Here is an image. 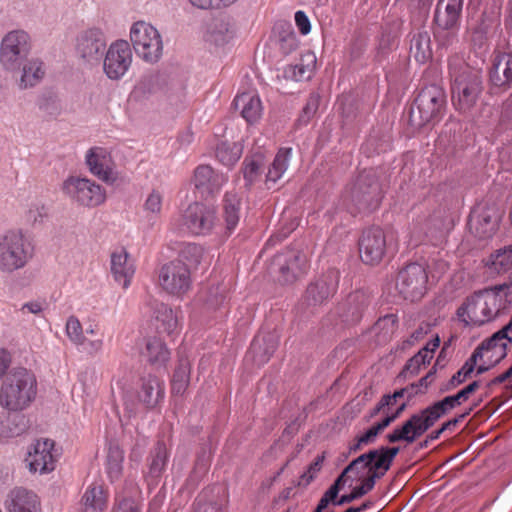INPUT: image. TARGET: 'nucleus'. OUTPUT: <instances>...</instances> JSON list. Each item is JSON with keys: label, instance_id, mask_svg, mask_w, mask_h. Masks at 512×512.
<instances>
[{"label": "nucleus", "instance_id": "nucleus-56", "mask_svg": "<svg viewBox=\"0 0 512 512\" xmlns=\"http://www.w3.org/2000/svg\"><path fill=\"white\" fill-rule=\"evenodd\" d=\"M66 333L68 338L76 345H82L85 342L83 328L79 319L75 316H70L66 323Z\"/></svg>", "mask_w": 512, "mask_h": 512}, {"label": "nucleus", "instance_id": "nucleus-45", "mask_svg": "<svg viewBox=\"0 0 512 512\" xmlns=\"http://www.w3.org/2000/svg\"><path fill=\"white\" fill-rule=\"evenodd\" d=\"M434 37L445 46L448 38V2L439 0L434 14Z\"/></svg>", "mask_w": 512, "mask_h": 512}, {"label": "nucleus", "instance_id": "nucleus-44", "mask_svg": "<svg viewBox=\"0 0 512 512\" xmlns=\"http://www.w3.org/2000/svg\"><path fill=\"white\" fill-rule=\"evenodd\" d=\"M291 153L292 148H282L276 154L266 174V185L268 189H271L286 171Z\"/></svg>", "mask_w": 512, "mask_h": 512}, {"label": "nucleus", "instance_id": "nucleus-34", "mask_svg": "<svg viewBox=\"0 0 512 512\" xmlns=\"http://www.w3.org/2000/svg\"><path fill=\"white\" fill-rule=\"evenodd\" d=\"M232 106L235 110H240L241 116L250 124L260 117L261 102L258 96L242 93L236 96Z\"/></svg>", "mask_w": 512, "mask_h": 512}, {"label": "nucleus", "instance_id": "nucleus-16", "mask_svg": "<svg viewBox=\"0 0 512 512\" xmlns=\"http://www.w3.org/2000/svg\"><path fill=\"white\" fill-rule=\"evenodd\" d=\"M159 284L167 293L182 296L191 287V272L179 261H170L159 271Z\"/></svg>", "mask_w": 512, "mask_h": 512}, {"label": "nucleus", "instance_id": "nucleus-24", "mask_svg": "<svg viewBox=\"0 0 512 512\" xmlns=\"http://www.w3.org/2000/svg\"><path fill=\"white\" fill-rule=\"evenodd\" d=\"M53 447L54 442L49 439L38 440L33 445V450L28 451V456L25 459L31 472L45 473L54 469L53 455L51 453Z\"/></svg>", "mask_w": 512, "mask_h": 512}, {"label": "nucleus", "instance_id": "nucleus-33", "mask_svg": "<svg viewBox=\"0 0 512 512\" xmlns=\"http://www.w3.org/2000/svg\"><path fill=\"white\" fill-rule=\"evenodd\" d=\"M129 255L125 249L113 252L111 255V272L115 281L121 283L124 289L130 285L134 275V266L128 261Z\"/></svg>", "mask_w": 512, "mask_h": 512}, {"label": "nucleus", "instance_id": "nucleus-9", "mask_svg": "<svg viewBox=\"0 0 512 512\" xmlns=\"http://www.w3.org/2000/svg\"><path fill=\"white\" fill-rule=\"evenodd\" d=\"M512 344L498 332L481 342L466 361V372H473L477 366V374H482L500 363L506 356L508 347Z\"/></svg>", "mask_w": 512, "mask_h": 512}, {"label": "nucleus", "instance_id": "nucleus-2", "mask_svg": "<svg viewBox=\"0 0 512 512\" xmlns=\"http://www.w3.org/2000/svg\"><path fill=\"white\" fill-rule=\"evenodd\" d=\"M37 394L35 375L23 367L13 368L4 377L0 388V405L5 410L22 411Z\"/></svg>", "mask_w": 512, "mask_h": 512}, {"label": "nucleus", "instance_id": "nucleus-19", "mask_svg": "<svg viewBox=\"0 0 512 512\" xmlns=\"http://www.w3.org/2000/svg\"><path fill=\"white\" fill-rule=\"evenodd\" d=\"M215 211L203 203L190 204L183 213V224L195 235L208 234L215 223Z\"/></svg>", "mask_w": 512, "mask_h": 512}, {"label": "nucleus", "instance_id": "nucleus-42", "mask_svg": "<svg viewBox=\"0 0 512 512\" xmlns=\"http://www.w3.org/2000/svg\"><path fill=\"white\" fill-rule=\"evenodd\" d=\"M274 33L277 35L278 43L283 54L289 55L298 48L297 35L291 23L286 21L278 22L274 27Z\"/></svg>", "mask_w": 512, "mask_h": 512}, {"label": "nucleus", "instance_id": "nucleus-3", "mask_svg": "<svg viewBox=\"0 0 512 512\" xmlns=\"http://www.w3.org/2000/svg\"><path fill=\"white\" fill-rule=\"evenodd\" d=\"M446 94L442 87L431 84L423 88L409 109V126L418 131L430 122L438 121L444 114Z\"/></svg>", "mask_w": 512, "mask_h": 512}, {"label": "nucleus", "instance_id": "nucleus-20", "mask_svg": "<svg viewBox=\"0 0 512 512\" xmlns=\"http://www.w3.org/2000/svg\"><path fill=\"white\" fill-rule=\"evenodd\" d=\"M371 303L369 293L364 290L351 292L339 306V316L348 325H355L361 321L368 311Z\"/></svg>", "mask_w": 512, "mask_h": 512}, {"label": "nucleus", "instance_id": "nucleus-61", "mask_svg": "<svg viewBox=\"0 0 512 512\" xmlns=\"http://www.w3.org/2000/svg\"><path fill=\"white\" fill-rule=\"evenodd\" d=\"M161 75L154 73L145 75L139 83V89L143 93H156L161 88Z\"/></svg>", "mask_w": 512, "mask_h": 512}, {"label": "nucleus", "instance_id": "nucleus-10", "mask_svg": "<svg viewBox=\"0 0 512 512\" xmlns=\"http://www.w3.org/2000/svg\"><path fill=\"white\" fill-rule=\"evenodd\" d=\"M130 39L135 52L144 60L157 61L162 54V40L158 30L151 24L139 21L133 24Z\"/></svg>", "mask_w": 512, "mask_h": 512}, {"label": "nucleus", "instance_id": "nucleus-21", "mask_svg": "<svg viewBox=\"0 0 512 512\" xmlns=\"http://www.w3.org/2000/svg\"><path fill=\"white\" fill-rule=\"evenodd\" d=\"M481 92V81L477 76L461 75L456 79L453 104L456 109L466 111L476 102Z\"/></svg>", "mask_w": 512, "mask_h": 512}, {"label": "nucleus", "instance_id": "nucleus-28", "mask_svg": "<svg viewBox=\"0 0 512 512\" xmlns=\"http://www.w3.org/2000/svg\"><path fill=\"white\" fill-rule=\"evenodd\" d=\"M7 508L9 512H41L38 496L22 487L10 492Z\"/></svg>", "mask_w": 512, "mask_h": 512}, {"label": "nucleus", "instance_id": "nucleus-58", "mask_svg": "<svg viewBox=\"0 0 512 512\" xmlns=\"http://www.w3.org/2000/svg\"><path fill=\"white\" fill-rule=\"evenodd\" d=\"M349 473H354L356 475V468L353 461H351L342 471L341 473L336 477L334 482L330 485V487L327 489L330 493L333 495L335 494L336 497H338L339 492L344 488L348 478Z\"/></svg>", "mask_w": 512, "mask_h": 512}, {"label": "nucleus", "instance_id": "nucleus-27", "mask_svg": "<svg viewBox=\"0 0 512 512\" xmlns=\"http://www.w3.org/2000/svg\"><path fill=\"white\" fill-rule=\"evenodd\" d=\"M164 388L162 382L153 375L140 378V390L138 391V401L147 409L155 408L163 399Z\"/></svg>", "mask_w": 512, "mask_h": 512}, {"label": "nucleus", "instance_id": "nucleus-17", "mask_svg": "<svg viewBox=\"0 0 512 512\" xmlns=\"http://www.w3.org/2000/svg\"><path fill=\"white\" fill-rule=\"evenodd\" d=\"M132 62V51L125 40H118L110 45L103 59V70L112 80L120 79Z\"/></svg>", "mask_w": 512, "mask_h": 512}, {"label": "nucleus", "instance_id": "nucleus-53", "mask_svg": "<svg viewBox=\"0 0 512 512\" xmlns=\"http://www.w3.org/2000/svg\"><path fill=\"white\" fill-rule=\"evenodd\" d=\"M406 409H407V403L406 402L401 403L393 413L387 414L379 422L373 424L370 428H368L367 431L374 437V439H376V437L384 429H386L388 426H390L391 423H393L395 420H397Z\"/></svg>", "mask_w": 512, "mask_h": 512}, {"label": "nucleus", "instance_id": "nucleus-5", "mask_svg": "<svg viewBox=\"0 0 512 512\" xmlns=\"http://www.w3.org/2000/svg\"><path fill=\"white\" fill-rule=\"evenodd\" d=\"M447 411L448 396H445L440 401L423 409L420 413L413 414L402 425L397 426L392 432L388 433L386 439L392 444L400 441L411 444L432 427Z\"/></svg>", "mask_w": 512, "mask_h": 512}, {"label": "nucleus", "instance_id": "nucleus-62", "mask_svg": "<svg viewBox=\"0 0 512 512\" xmlns=\"http://www.w3.org/2000/svg\"><path fill=\"white\" fill-rule=\"evenodd\" d=\"M193 512H223L220 505L215 501H208L206 494H200L194 502Z\"/></svg>", "mask_w": 512, "mask_h": 512}, {"label": "nucleus", "instance_id": "nucleus-35", "mask_svg": "<svg viewBox=\"0 0 512 512\" xmlns=\"http://www.w3.org/2000/svg\"><path fill=\"white\" fill-rule=\"evenodd\" d=\"M21 77L19 87L27 89L37 85L44 77L43 62L37 58L28 57L22 62L20 69Z\"/></svg>", "mask_w": 512, "mask_h": 512}, {"label": "nucleus", "instance_id": "nucleus-18", "mask_svg": "<svg viewBox=\"0 0 512 512\" xmlns=\"http://www.w3.org/2000/svg\"><path fill=\"white\" fill-rule=\"evenodd\" d=\"M105 49L106 40L100 29H88L77 37V54L84 62L90 65L101 62Z\"/></svg>", "mask_w": 512, "mask_h": 512}, {"label": "nucleus", "instance_id": "nucleus-6", "mask_svg": "<svg viewBox=\"0 0 512 512\" xmlns=\"http://www.w3.org/2000/svg\"><path fill=\"white\" fill-rule=\"evenodd\" d=\"M340 273L331 268L321 277L307 286L301 300L296 306V313L303 319L314 315L337 291Z\"/></svg>", "mask_w": 512, "mask_h": 512}, {"label": "nucleus", "instance_id": "nucleus-25", "mask_svg": "<svg viewBox=\"0 0 512 512\" xmlns=\"http://www.w3.org/2000/svg\"><path fill=\"white\" fill-rule=\"evenodd\" d=\"M86 163L89 170L102 181L113 183L116 180V175L111 167L112 159L106 149L91 148L86 155Z\"/></svg>", "mask_w": 512, "mask_h": 512}, {"label": "nucleus", "instance_id": "nucleus-60", "mask_svg": "<svg viewBox=\"0 0 512 512\" xmlns=\"http://www.w3.org/2000/svg\"><path fill=\"white\" fill-rule=\"evenodd\" d=\"M319 102L320 96L318 94H311L306 105L302 109L298 122L301 124H307L318 110Z\"/></svg>", "mask_w": 512, "mask_h": 512}, {"label": "nucleus", "instance_id": "nucleus-36", "mask_svg": "<svg viewBox=\"0 0 512 512\" xmlns=\"http://www.w3.org/2000/svg\"><path fill=\"white\" fill-rule=\"evenodd\" d=\"M143 354L147 357V361L156 368L165 366L170 359L169 349L165 342L158 337L147 339Z\"/></svg>", "mask_w": 512, "mask_h": 512}, {"label": "nucleus", "instance_id": "nucleus-7", "mask_svg": "<svg viewBox=\"0 0 512 512\" xmlns=\"http://www.w3.org/2000/svg\"><path fill=\"white\" fill-rule=\"evenodd\" d=\"M381 200V185L375 173L366 170L360 172L349 191L351 213L374 211Z\"/></svg>", "mask_w": 512, "mask_h": 512}, {"label": "nucleus", "instance_id": "nucleus-26", "mask_svg": "<svg viewBox=\"0 0 512 512\" xmlns=\"http://www.w3.org/2000/svg\"><path fill=\"white\" fill-rule=\"evenodd\" d=\"M29 428V420L19 410H3L0 413V440L22 435Z\"/></svg>", "mask_w": 512, "mask_h": 512}, {"label": "nucleus", "instance_id": "nucleus-46", "mask_svg": "<svg viewBox=\"0 0 512 512\" xmlns=\"http://www.w3.org/2000/svg\"><path fill=\"white\" fill-rule=\"evenodd\" d=\"M37 106L45 118L55 119L62 111V106L57 93L52 90H44L38 97Z\"/></svg>", "mask_w": 512, "mask_h": 512}, {"label": "nucleus", "instance_id": "nucleus-1", "mask_svg": "<svg viewBox=\"0 0 512 512\" xmlns=\"http://www.w3.org/2000/svg\"><path fill=\"white\" fill-rule=\"evenodd\" d=\"M509 288L502 284L474 293L458 308L457 318L467 326H482L493 321L506 306Z\"/></svg>", "mask_w": 512, "mask_h": 512}, {"label": "nucleus", "instance_id": "nucleus-14", "mask_svg": "<svg viewBox=\"0 0 512 512\" xmlns=\"http://www.w3.org/2000/svg\"><path fill=\"white\" fill-rule=\"evenodd\" d=\"M361 261L370 266L378 265L386 255V235L380 227L372 226L362 232L358 241Z\"/></svg>", "mask_w": 512, "mask_h": 512}, {"label": "nucleus", "instance_id": "nucleus-49", "mask_svg": "<svg viewBox=\"0 0 512 512\" xmlns=\"http://www.w3.org/2000/svg\"><path fill=\"white\" fill-rule=\"evenodd\" d=\"M203 254L204 249L202 246L189 243L181 249L178 258L174 261H179L180 263L184 264L187 266V268H189V271L191 272L192 269L197 268L201 263Z\"/></svg>", "mask_w": 512, "mask_h": 512}, {"label": "nucleus", "instance_id": "nucleus-63", "mask_svg": "<svg viewBox=\"0 0 512 512\" xmlns=\"http://www.w3.org/2000/svg\"><path fill=\"white\" fill-rule=\"evenodd\" d=\"M478 386V382L473 381L462 390L458 391L455 395L450 396V408L461 405L473 392H475Z\"/></svg>", "mask_w": 512, "mask_h": 512}, {"label": "nucleus", "instance_id": "nucleus-23", "mask_svg": "<svg viewBox=\"0 0 512 512\" xmlns=\"http://www.w3.org/2000/svg\"><path fill=\"white\" fill-rule=\"evenodd\" d=\"M468 225L477 237L489 238L497 230L498 216L493 208L479 205L472 210Z\"/></svg>", "mask_w": 512, "mask_h": 512}, {"label": "nucleus", "instance_id": "nucleus-52", "mask_svg": "<svg viewBox=\"0 0 512 512\" xmlns=\"http://www.w3.org/2000/svg\"><path fill=\"white\" fill-rule=\"evenodd\" d=\"M429 233L435 239L434 245L446 244L448 229L440 215L434 213L429 219Z\"/></svg>", "mask_w": 512, "mask_h": 512}, {"label": "nucleus", "instance_id": "nucleus-47", "mask_svg": "<svg viewBox=\"0 0 512 512\" xmlns=\"http://www.w3.org/2000/svg\"><path fill=\"white\" fill-rule=\"evenodd\" d=\"M154 313L158 332L172 334L177 327V318L174 316L173 310L164 303H158Z\"/></svg>", "mask_w": 512, "mask_h": 512}, {"label": "nucleus", "instance_id": "nucleus-4", "mask_svg": "<svg viewBox=\"0 0 512 512\" xmlns=\"http://www.w3.org/2000/svg\"><path fill=\"white\" fill-rule=\"evenodd\" d=\"M33 240L21 229L0 235V271L13 273L24 268L34 256Z\"/></svg>", "mask_w": 512, "mask_h": 512}, {"label": "nucleus", "instance_id": "nucleus-50", "mask_svg": "<svg viewBox=\"0 0 512 512\" xmlns=\"http://www.w3.org/2000/svg\"><path fill=\"white\" fill-rule=\"evenodd\" d=\"M242 145L240 143L222 142L216 149V157L225 166L234 165L241 157Z\"/></svg>", "mask_w": 512, "mask_h": 512}, {"label": "nucleus", "instance_id": "nucleus-15", "mask_svg": "<svg viewBox=\"0 0 512 512\" xmlns=\"http://www.w3.org/2000/svg\"><path fill=\"white\" fill-rule=\"evenodd\" d=\"M62 189L83 206L96 207L105 201L102 187L86 178L69 177L64 181Z\"/></svg>", "mask_w": 512, "mask_h": 512}, {"label": "nucleus", "instance_id": "nucleus-29", "mask_svg": "<svg viewBox=\"0 0 512 512\" xmlns=\"http://www.w3.org/2000/svg\"><path fill=\"white\" fill-rule=\"evenodd\" d=\"M316 62L315 54L312 51H307L301 55L298 62L285 67L284 78L296 82L307 81L314 73Z\"/></svg>", "mask_w": 512, "mask_h": 512}, {"label": "nucleus", "instance_id": "nucleus-41", "mask_svg": "<svg viewBox=\"0 0 512 512\" xmlns=\"http://www.w3.org/2000/svg\"><path fill=\"white\" fill-rule=\"evenodd\" d=\"M194 184L203 193L213 194L220 187L219 176L208 165H201L194 172Z\"/></svg>", "mask_w": 512, "mask_h": 512}, {"label": "nucleus", "instance_id": "nucleus-51", "mask_svg": "<svg viewBox=\"0 0 512 512\" xmlns=\"http://www.w3.org/2000/svg\"><path fill=\"white\" fill-rule=\"evenodd\" d=\"M341 116L343 124H351L357 117L359 111V102L352 95H343L340 100Z\"/></svg>", "mask_w": 512, "mask_h": 512}, {"label": "nucleus", "instance_id": "nucleus-59", "mask_svg": "<svg viewBox=\"0 0 512 512\" xmlns=\"http://www.w3.org/2000/svg\"><path fill=\"white\" fill-rule=\"evenodd\" d=\"M430 361L423 355V352H419L411 357L403 367L400 375L407 377L408 375H416L421 367Z\"/></svg>", "mask_w": 512, "mask_h": 512}, {"label": "nucleus", "instance_id": "nucleus-38", "mask_svg": "<svg viewBox=\"0 0 512 512\" xmlns=\"http://www.w3.org/2000/svg\"><path fill=\"white\" fill-rule=\"evenodd\" d=\"M512 267V245L496 250L485 261V268L490 275H499Z\"/></svg>", "mask_w": 512, "mask_h": 512}, {"label": "nucleus", "instance_id": "nucleus-54", "mask_svg": "<svg viewBox=\"0 0 512 512\" xmlns=\"http://www.w3.org/2000/svg\"><path fill=\"white\" fill-rule=\"evenodd\" d=\"M85 508L93 511L102 510L105 507V498L100 487H92L82 497Z\"/></svg>", "mask_w": 512, "mask_h": 512}, {"label": "nucleus", "instance_id": "nucleus-40", "mask_svg": "<svg viewBox=\"0 0 512 512\" xmlns=\"http://www.w3.org/2000/svg\"><path fill=\"white\" fill-rule=\"evenodd\" d=\"M241 199L235 193H226L223 200V216L226 233L230 234L240 219Z\"/></svg>", "mask_w": 512, "mask_h": 512}, {"label": "nucleus", "instance_id": "nucleus-37", "mask_svg": "<svg viewBox=\"0 0 512 512\" xmlns=\"http://www.w3.org/2000/svg\"><path fill=\"white\" fill-rule=\"evenodd\" d=\"M242 165L241 172L243 173L244 186L249 189L263 173L265 157L263 153L256 152L250 156H246Z\"/></svg>", "mask_w": 512, "mask_h": 512}, {"label": "nucleus", "instance_id": "nucleus-22", "mask_svg": "<svg viewBox=\"0 0 512 512\" xmlns=\"http://www.w3.org/2000/svg\"><path fill=\"white\" fill-rule=\"evenodd\" d=\"M279 344V335L276 331L261 330L253 339L246 358L252 360L257 366L269 361Z\"/></svg>", "mask_w": 512, "mask_h": 512}, {"label": "nucleus", "instance_id": "nucleus-31", "mask_svg": "<svg viewBox=\"0 0 512 512\" xmlns=\"http://www.w3.org/2000/svg\"><path fill=\"white\" fill-rule=\"evenodd\" d=\"M234 36L230 22L226 17L213 19L207 26L204 40L214 46H224Z\"/></svg>", "mask_w": 512, "mask_h": 512}, {"label": "nucleus", "instance_id": "nucleus-39", "mask_svg": "<svg viewBox=\"0 0 512 512\" xmlns=\"http://www.w3.org/2000/svg\"><path fill=\"white\" fill-rule=\"evenodd\" d=\"M399 24L396 22L387 23L382 27V33L379 38L376 59L381 62L386 55L398 45Z\"/></svg>", "mask_w": 512, "mask_h": 512}, {"label": "nucleus", "instance_id": "nucleus-48", "mask_svg": "<svg viewBox=\"0 0 512 512\" xmlns=\"http://www.w3.org/2000/svg\"><path fill=\"white\" fill-rule=\"evenodd\" d=\"M190 381V362L186 357H180L172 377L173 394L182 395Z\"/></svg>", "mask_w": 512, "mask_h": 512}, {"label": "nucleus", "instance_id": "nucleus-12", "mask_svg": "<svg viewBox=\"0 0 512 512\" xmlns=\"http://www.w3.org/2000/svg\"><path fill=\"white\" fill-rule=\"evenodd\" d=\"M428 276L425 268L418 263L403 267L396 277V290L404 300H420L426 293Z\"/></svg>", "mask_w": 512, "mask_h": 512}, {"label": "nucleus", "instance_id": "nucleus-13", "mask_svg": "<svg viewBox=\"0 0 512 512\" xmlns=\"http://www.w3.org/2000/svg\"><path fill=\"white\" fill-rule=\"evenodd\" d=\"M352 461L356 468V479L364 480L373 488L376 481L384 477L391 468L377 448L368 450Z\"/></svg>", "mask_w": 512, "mask_h": 512}, {"label": "nucleus", "instance_id": "nucleus-55", "mask_svg": "<svg viewBox=\"0 0 512 512\" xmlns=\"http://www.w3.org/2000/svg\"><path fill=\"white\" fill-rule=\"evenodd\" d=\"M123 452L118 446H110L107 455V469L111 478H117L122 470Z\"/></svg>", "mask_w": 512, "mask_h": 512}, {"label": "nucleus", "instance_id": "nucleus-43", "mask_svg": "<svg viewBox=\"0 0 512 512\" xmlns=\"http://www.w3.org/2000/svg\"><path fill=\"white\" fill-rule=\"evenodd\" d=\"M431 56L429 34L426 31L414 34L410 41L409 57L418 63H425Z\"/></svg>", "mask_w": 512, "mask_h": 512}, {"label": "nucleus", "instance_id": "nucleus-57", "mask_svg": "<svg viewBox=\"0 0 512 512\" xmlns=\"http://www.w3.org/2000/svg\"><path fill=\"white\" fill-rule=\"evenodd\" d=\"M359 481L361 483L355 486L349 494H343L340 497L338 496L337 503L339 506H343L357 499H360L373 489V487L366 483L364 480Z\"/></svg>", "mask_w": 512, "mask_h": 512}, {"label": "nucleus", "instance_id": "nucleus-64", "mask_svg": "<svg viewBox=\"0 0 512 512\" xmlns=\"http://www.w3.org/2000/svg\"><path fill=\"white\" fill-rule=\"evenodd\" d=\"M424 391L421 390V388H417L416 385L409 384L406 387L400 388L395 390L391 395L393 397V400L397 402L398 399H401L403 397L407 398V401H405L407 404L408 402L413 399L415 396L419 394H423Z\"/></svg>", "mask_w": 512, "mask_h": 512}, {"label": "nucleus", "instance_id": "nucleus-11", "mask_svg": "<svg viewBox=\"0 0 512 512\" xmlns=\"http://www.w3.org/2000/svg\"><path fill=\"white\" fill-rule=\"evenodd\" d=\"M30 50V37L25 31H10L1 42L0 61L6 70H19Z\"/></svg>", "mask_w": 512, "mask_h": 512}, {"label": "nucleus", "instance_id": "nucleus-8", "mask_svg": "<svg viewBox=\"0 0 512 512\" xmlns=\"http://www.w3.org/2000/svg\"><path fill=\"white\" fill-rule=\"evenodd\" d=\"M307 256L296 248L277 253L268 265V273L281 284H292L307 271Z\"/></svg>", "mask_w": 512, "mask_h": 512}, {"label": "nucleus", "instance_id": "nucleus-32", "mask_svg": "<svg viewBox=\"0 0 512 512\" xmlns=\"http://www.w3.org/2000/svg\"><path fill=\"white\" fill-rule=\"evenodd\" d=\"M168 462V451L163 441H158L150 453L149 468L146 475L148 485H157Z\"/></svg>", "mask_w": 512, "mask_h": 512}, {"label": "nucleus", "instance_id": "nucleus-30", "mask_svg": "<svg viewBox=\"0 0 512 512\" xmlns=\"http://www.w3.org/2000/svg\"><path fill=\"white\" fill-rule=\"evenodd\" d=\"M490 80L495 86H503L512 82V54L507 52H495Z\"/></svg>", "mask_w": 512, "mask_h": 512}]
</instances>
